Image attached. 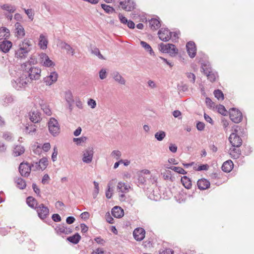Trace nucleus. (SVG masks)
Here are the masks:
<instances>
[{"label":"nucleus","instance_id":"obj_1","mask_svg":"<svg viewBox=\"0 0 254 254\" xmlns=\"http://www.w3.org/2000/svg\"><path fill=\"white\" fill-rule=\"evenodd\" d=\"M37 63V59L32 56L28 61L21 64V71L17 75L18 78L11 81V84L15 89L21 90L25 88L32 80L40 79L41 70L34 66Z\"/></svg>","mask_w":254,"mask_h":254},{"label":"nucleus","instance_id":"obj_2","mask_svg":"<svg viewBox=\"0 0 254 254\" xmlns=\"http://www.w3.org/2000/svg\"><path fill=\"white\" fill-rule=\"evenodd\" d=\"M31 44L28 40H24L19 45V48L15 51V57L20 59H25L31 50Z\"/></svg>","mask_w":254,"mask_h":254},{"label":"nucleus","instance_id":"obj_3","mask_svg":"<svg viewBox=\"0 0 254 254\" xmlns=\"http://www.w3.org/2000/svg\"><path fill=\"white\" fill-rule=\"evenodd\" d=\"M48 128L50 133L54 136H57L60 132L59 123L55 118H52L48 122Z\"/></svg>","mask_w":254,"mask_h":254},{"label":"nucleus","instance_id":"obj_4","mask_svg":"<svg viewBox=\"0 0 254 254\" xmlns=\"http://www.w3.org/2000/svg\"><path fill=\"white\" fill-rule=\"evenodd\" d=\"M238 126H236V128L234 129L235 132L232 133L229 137V140L234 147H239L242 144V139L236 133L238 132Z\"/></svg>","mask_w":254,"mask_h":254},{"label":"nucleus","instance_id":"obj_5","mask_svg":"<svg viewBox=\"0 0 254 254\" xmlns=\"http://www.w3.org/2000/svg\"><path fill=\"white\" fill-rule=\"evenodd\" d=\"M229 116L231 120L233 122L237 124L240 123L243 119L242 113L239 110L234 108L230 109Z\"/></svg>","mask_w":254,"mask_h":254},{"label":"nucleus","instance_id":"obj_6","mask_svg":"<svg viewBox=\"0 0 254 254\" xmlns=\"http://www.w3.org/2000/svg\"><path fill=\"white\" fill-rule=\"evenodd\" d=\"M35 209L38 217L42 220L46 219L49 216V209L43 203L39 204Z\"/></svg>","mask_w":254,"mask_h":254},{"label":"nucleus","instance_id":"obj_7","mask_svg":"<svg viewBox=\"0 0 254 254\" xmlns=\"http://www.w3.org/2000/svg\"><path fill=\"white\" fill-rule=\"evenodd\" d=\"M202 69L204 73L207 76L208 79L211 82H214L217 77V73L213 72L211 71V68L209 67V65H207L206 64H202Z\"/></svg>","mask_w":254,"mask_h":254},{"label":"nucleus","instance_id":"obj_8","mask_svg":"<svg viewBox=\"0 0 254 254\" xmlns=\"http://www.w3.org/2000/svg\"><path fill=\"white\" fill-rule=\"evenodd\" d=\"M158 35L159 39L164 42L168 41L172 36V32L168 28H161L158 31Z\"/></svg>","mask_w":254,"mask_h":254},{"label":"nucleus","instance_id":"obj_9","mask_svg":"<svg viewBox=\"0 0 254 254\" xmlns=\"http://www.w3.org/2000/svg\"><path fill=\"white\" fill-rule=\"evenodd\" d=\"M31 171L30 165L26 162L21 163L19 166V172L21 175L23 177H28Z\"/></svg>","mask_w":254,"mask_h":254},{"label":"nucleus","instance_id":"obj_10","mask_svg":"<svg viewBox=\"0 0 254 254\" xmlns=\"http://www.w3.org/2000/svg\"><path fill=\"white\" fill-rule=\"evenodd\" d=\"M93 149L89 147L83 152L82 161L83 162L89 164L92 162L93 156Z\"/></svg>","mask_w":254,"mask_h":254},{"label":"nucleus","instance_id":"obj_11","mask_svg":"<svg viewBox=\"0 0 254 254\" xmlns=\"http://www.w3.org/2000/svg\"><path fill=\"white\" fill-rule=\"evenodd\" d=\"M186 48L189 56L193 58L196 55V47L195 43L192 41H190L186 45Z\"/></svg>","mask_w":254,"mask_h":254},{"label":"nucleus","instance_id":"obj_12","mask_svg":"<svg viewBox=\"0 0 254 254\" xmlns=\"http://www.w3.org/2000/svg\"><path fill=\"white\" fill-rule=\"evenodd\" d=\"M145 231L142 228H136L133 233L134 238L137 241H141L145 237Z\"/></svg>","mask_w":254,"mask_h":254},{"label":"nucleus","instance_id":"obj_13","mask_svg":"<svg viewBox=\"0 0 254 254\" xmlns=\"http://www.w3.org/2000/svg\"><path fill=\"white\" fill-rule=\"evenodd\" d=\"M58 74L56 72H52L50 75L44 78V81L47 85H51L57 80Z\"/></svg>","mask_w":254,"mask_h":254},{"label":"nucleus","instance_id":"obj_14","mask_svg":"<svg viewBox=\"0 0 254 254\" xmlns=\"http://www.w3.org/2000/svg\"><path fill=\"white\" fill-rule=\"evenodd\" d=\"M120 4L122 6L123 9L128 11L133 10L135 5L134 1L131 0H128L127 2L121 1Z\"/></svg>","mask_w":254,"mask_h":254},{"label":"nucleus","instance_id":"obj_15","mask_svg":"<svg viewBox=\"0 0 254 254\" xmlns=\"http://www.w3.org/2000/svg\"><path fill=\"white\" fill-rule=\"evenodd\" d=\"M40 56L42 59L41 62L44 66L50 67L55 65L54 62L49 59V57L45 53L41 54Z\"/></svg>","mask_w":254,"mask_h":254},{"label":"nucleus","instance_id":"obj_16","mask_svg":"<svg viewBox=\"0 0 254 254\" xmlns=\"http://www.w3.org/2000/svg\"><path fill=\"white\" fill-rule=\"evenodd\" d=\"M12 45V44L10 41L4 40L0 44V50L6 53L9 51Z\"/></svg>","mask_w":254,"mask_h":254},{"label":"nucleus","instance_id":"obj_17","mask_svg":"<svg viewBox=\"0 0 254 254\" xmlns=\"http://www.w3.org/2000/svg\"><path fill=\"white\" fill-rule=\"evenodd\" d=\"M112 214L116 218H121L124 216V210L120 206H114L112 209Z\"/></svg>","mask_w":254,"mask_h":254},{"label":"nucleus","instance_id":"obj_18","mask_svg":"<svg viewBox=\"0 0 254 254\" xmlns=\"http://www.w3.org/2000/svg\"><path fill=\"white\" fill-rule=\"evenodd\" d=\"M197 185L199 189L204 190L210 187V182L205 179H201L197 181Z\"/></svg>","mask_w":254,"mask_h":254},{"label":"nucleus","instance_id":"obj_19","mask_svg":"<svg viewBox=\"0 0 254 254\" xmlns=\"http://www.w3.org/2000/svg\"><path fill=\"white\" fill-rule=\"evenodd\" d=\"M30 119L34 123H38L41 119L40 113L37 110H33L29 112Z\"/></svg>","mask_w":254,"mask_h":254},{"label":"nucleus","instance_id":"obj_20","mask_svg":"<svg viewBox=\"0 0 254 254\" xmlns=\"http://www.w3.org/2000/svg\"><path fill=\"white\" fill-rule=\"evenodd\" d=\"M111 75L114 79L119 84L122 85L126 84V80L118 71H114Z\"/></svg>","mask_w":254,"mask_h":254},{"label":"nucleus","instance_id":"obj_21","mask_svg":"<svg viewBox=\"0 0 254 254\" xmlns=\"http://www.w3.org/2000/svg\"><path fill=\"white\" fill-rule=\"evenodd\" d=\"M15 28L16 30V36L19 38H22L24 36L25 30L22 25L19 22L15 24Z\"/></svg>","mask_w":254,"mask_h":254},{"label":"nucleus","instance_id":"obj_22","mask_svg":"<svg viewBox=\"0 0 254 254\" xmlns=\"http://www.w3.org/2000/svg\"><path fill=\"white\" fill-rule=\"evenodd\" d=\"M233 162L229 160L225 161L223 163L222 166V170L225 172H230L233 168Z\"/></svg>","mask_w":254,"mask_h":254},{"label":"nucleus","instance_id":"obj_23","mask_svg":"<svg viewBox=\"0 0 254 254\" xmlns=\"http://www.w3.org/2000/svg\"><path fill=\"white\" fill-rule=\"evenodd\" d=\"M26 203L29 207L34 209L39 205L37 200L32 196H28L27 198Z\"/></svg>","mask_w":254,"mask_h":254},{"label":"nucleus","instance_id":"obj_24","mask_svg":"<svg viewBox=\"0 0 254 254\" xmlns=\"http://www.w3.org/2000/svg\"><path fill=\"white\" fill-rule=\"evenodd\" d=\"M81 239V236L78 233H76L75 234L71 236L68 237L66 238V240L71 243L73 244H77L79 243Z\"/></svg>","mask_w":254,"mask_h":254},{"label":"nucleus","instance_id":"obj_25","mask_svg":"<svg viewBox=\"0 0 254 254\" xmlns=\"http://www.w3.org/2000/svg\"><path fill=\"white\" fill-rule=\"evenodd\" d=\"M238 147H234L233 149H230V154L233 159H238L241 154V151Z\"/></svg>","mask_w":254,"mask_h":254},{"label":"nucleus","instance_id":"obj_26","mask_svg":"<svg viewBox=\"0 0 254 254\" xmlns=\"http://www.w3.org/2000/svg\"><path fill=\"white\" fill-rule=\"evenodd\" d=\"M150 28L153 30H156L161 26L160 22L157 19L152 18L149 21Z\"/></svg>","mask_w":254,"mask_h":254},{"label":"nucleus","instance_id":"obj_27","mask_svg":"<svg viewBox=\"0 0 254 254\" xmlns=\"http://www.w3.org/2000/svg\"><path fill=\"white\" fill-rule=\"evenodd\" d=\"M181 182L183 186L187 189L191 188L192 184L191 180L187 176H184L181 178Z\"/></svg>","mask_w":254,"mask_h":254},{"label":"nucleus","instance_id":"obj_28","mask_svg":"<svg viewBox=\"0 0 254 254\" xmlns=\"http://www.w3.org/2000/svg\"><path fill=\"white\" fill-rule=\"evenodd\" d=\"M60 45L62 48L66 51L67 53H70L72 56L74 54V50L67 43L62 41L60 43Z\"/></svg>","mask_w":254,"mask_h":254},{"label":"nucleus","instance_id":"obj_29","mask_svg":"<svg viewBox=\"0 0 254 254\" xmlns=\"http://www.w3.org/2000/svg\"><path fill=\"white\" fill-rule=\"evenodd\" d=\"M9 31L5 27H1L0 28V40L4 39L5 40L9 36Z\"/></svg>","mask_w":254,"mask_h":254},{"label":"nucleus","instance_id":"obj_30","mask_svg":"<svg viewBox=\"0 0 254 254\" xmlns=\"http://www.w3.org/2000/svg\"><path fill=\"white\" fill-rule=\"evenodd\" d=\"M171 46H173V44H164L161 43L159 45V49L161 52L167 53L168 51H169V49L171 48Z\"/></svg>","mask_w":254,"mask_h":254},{"label":"nucleus","instance_id":"obj_31","mask_svg":"<svg viewBox=\"0 0 254 254\" xmlns=\"http://www.w3.org/2000/svg\"><path fill=\"white\" fill-rule=\"evenodd\" d=\"M25 151V148L23 146L16 145L13 149V154L15 157L19 156L22 154Z\"/></svg>","mask_w":254,"mask_h":254},{"label":"nucleus","instance_id":"obj_32","mask_svg":"<svg viewBox=\"0 0 254 254\" xmlns=\"http://www.w3.org/2000/svg\"><path fill=\"white\" fill-rule=\"evenodd\" d=\"M138 185H143L146 181V177L144 176L143 172H139L137 174Z\"/></svg>","mask_w":254,"mask_h":254},{"label":"nucleus","instance_id":"obj_33","mask_svg":"<svg viewBox=\"0 0 254 254\" xmlns=\"http://www.w3.org/2000/svg\"><path fill=\"white\" fill-rule=\"evenodd\" d=\"M48 40L46 37L43 35L41 34L39 38V45L40 48L42 49H46L47 48Z\"/></svg>","mask_w":254,"mask_h":254},{"label":"nucleus","instance_id":"obj_34","mask_svg":"<svg viewBox=\"0 0 254 254\" xmlns=\"http://www.w3.org/2000/svg\"><path fill=\"white\" fill-rule=\"evenodd\" d=\"M2 9L7 11L9 13H13L16 10V7L14 5L10 4H4L0 6Z\"/></svg>","mask_w":254,"mask_h":254},{"label":"nucleus","instance_id":"obj_35","mask_svg":"<svg viewBox=\"0 0 254 254\" xmlns=\"http://www.w3.org/2000/svg\"><path fill=\"white\" fill-rule=\"evenodd\" d=\"M15 182L17 184V187L20 189L23 190L25 189L26 186L25 181L21 178H15Z\"/></svg>","mask_w":254,"mask_h":254},{"label":"nucleus","instance_id":"obj_36","mask_svg":"<svg viewBox=\"0 0 254 254\" xmlns=\"http://www.w3.org/2000/svg\"><path fill=\"white\" fill-rule=\"evenodd\" d=\"M140 45L146 51L148 52L151 55H154V52L152 48L148 43L144 41H141Z\"/></svg>","mask_w":254,"mask_h":254},{"label":"nucleus","instance_id":"obj_37","mask_svg":"<svg viewBox=\"0 0 254 254\" xmlns=\"http://www.w3.org/2000/svg\"><path fill=\"white\" fill-rule=\"evenodd\" d=\"M162 175L164 180H169L171 182H173L175 178L172 176L171 172L169 170H166L165 172L162 173Z\"/></svg>","mask_w":254,"mask_h":254},{"label":"nucleus","instance_id":"obj_38","mask_svg":"<svg viewBox=\"0 0 254 254\" xmlns=\"http://www.w3.org/2000/svg\"><path fill=\"white\" fill-rule=\"evenodd\" d=\"M166 168L171 169L179 174L185 175L187 173V172L184 169L180 167L171 166L166 167Z\"/></svg>","mask_w":254,"mask_h":254},{"label":"nucleus","instance_id":"obj_39","mask_svg":"<svg viewBox=\"0 0 254 254\" xmlns=\"http://www.w3.org/2000/svg\"><path fill=\"white\" fill-rule=\"evenodd\" d=\"M129 186L127 185H126L125 183H123L122 182H119L117 186V189L119 191H121L122 192H126L128 190Z\"/></svg>","mask_w":254,"mask_h":254},{"label":"nucleus","instance_id":"obj_40","mask_svg":"<svg viewBox=\"0 0 254 254\" xmlns=\"http://www.w3.org/2000/svg\"><path fill=\"white\" fill-rule=\"evenodd\" d=\"M55 229L58 235L65 234V226L64 224L59 225Z\"/></svg>","mask_w":254,"mask_h":254},{"label":"nucleus","instance_id":"obj_41","mask_svg":"<svg viewBox=\"0 0 254 254\" xmlns=\"http://www.w3.org/2000/svg\"><path fill=\"white\" fill-rule=\"evenodd\" d=\"M101 7L107 13L110 14L115 12V9L109 5L102 4Z\"/></svg>","mask_w":254,"mask_h":254},{"label":"nucleus","instance_id":"obj_42","mask_svg":"<svg viewBox=\"0 0 254 254\" xmlns=\"http://www.w3.org/2000/svg\"><path fill=\"white\" fill-rule=\"evenodd\" d=\"M91 53L97 56L100 59H105L103 55L101 54L98 48L94 47L91 49Z\"/></svg>","mask_w":254,"mask_h":254},{"label":"nucleus","instance_id":"obj_43","mask_svg":"<svg viewBox=\"0 0 254 254\" xmlns=\"http://www.w3.org/2000/svg\"><path fill=\"white\" fill-rule=\"evenodd\" d=\"M166 136V133L163 131H159L155 134V138L158 141H162Z\"/></svg>","mask_w":254,"mask_h":254},{"label":"nucleus","instance_id":"obj_44","mask_svg":"<svg viewBox=\"0 0 254 254\" xmlns=\"http://www.w3.org/2000/svg\"><path fill=\"white\" fill-rule=\"evenodd\" d=\"M213 93L215 97L218 100L221 99L222 100L224 99V94L221 90L219 89L215 90Z\"/></svg>","mask_w":254,"mask_h":254},{"label":"nucleus","instance_id":"obj_45","mask_svg":"<svg viewBox=\"0 0 254 254\" xmlns=\"http://www.w3.org/2000/svg\"><path fill=\"white\" fill-rule=\"evenodd\" d=\"M113 186V183L110 181L108 184V189L106 191V196L108 198H110L112 197V193L111 191H112V189L111 188V186Z\"/></svg>","mask_w":254,"mask_h":254},{"label":"nucleus","instance_id":"obj_46","mask_svg":"<svg viewBox=\"0 0 254 254\" xmlns=\"http://www.w3.org/2000/svg\"><path fill=\"white\" fill-rule=\"evenodd\" d=\"M4 106H7L8 104L12 103L13 101V98L11 95H6L4 98L3 99Z\"/></svg>","mask_w":254,"mask_h":254},{"label":"nucleus","instance_id":"obj_47","mask_svg":"<svg viewBox=\"0 0 254 254\" xmlns=\"http://www.w3.org/2000/svg\"><path fill=\"white\" fill-rule=\"evenodd\" d=\"M30 167L31 168V170L32 171H37L39 170L40 169L42 170L41 165L38 162H34L30 165Z\"/></svg>","mask_w":254,"mask_h":254},{"label":"nucleus","instance_id":"obj_48","mask_svg":"<svg viewBox=\"0 0 254 254\" xmlns=\"http://www.w3.org/2000/svg\"><path fill=\"white\" fill-rule=\"evenodd\" d=\"M218 112L222 115L226 116L227 111L223 105H219L217 107Z\"/></svg>","mask_w":254,"mask_h":254},{"label":"nucleus","instance_id":"obj_49","mask_svg":"<svg viewBox=\"0 0 254 254\" xmlns=\"http://www.w3.org/2000/svg\"><path fill=\"white\" fill-rule=\"evenodd\" d=\"M25 13L28 16L29 19L32 21L34 19V12L32 9H24Z\"/></svg>","mask_w":254,"mask_h":254},{"label":"nucleus","instance_id":"obj_50","mask_svg":"<svg viewBox=\"0 0 254 254\" xmlns=\"http://www.w3.org/2000/svg\"><path fill=\"white\" fill-rule=\"evenodd\" d=\"M39 163L41 165L42 170H44L48 164L47 159L46 158H42L41 159L39 160Z\"/></svg>","mask_w":254,"mask_h":254},{"label":"nucleus","instance_id":"obj_51","mask_svg":"<svg viewBox=\"0 0 254 254\" xmlns=\"http://www.w3.org/2000/svg\"><path fill=\"white\" fill-rule=\"evenodd\" d=\"M178 50L173 44V46H171L169 49V51L167 53L169 54L172 57L175 56L178 53Z\"/></svg>","mask_w":254,"mask_h":254},{"label":"nucleus","instance_id":"obj_52","mask_svg":"<svg viewBox=\"0 0 254 254\" xmlns=\"http://www.w3.org/2000/svg\"><path fill=\"white\" fill-rule=\"evenodd\" d=\"M205 103L206 106L209 108H214L215 104L211 100V99L209 97H206L205 99Z\"/></svg>","mask_w":254,"mask_h":254},{"label":"nucleus","instance_id":"obj_53","mask_svg":"<svg viewBox=\"0 0 254 254\" xmlns=\"http://www.w3.org/2000/svg\"><path fill=\"white\" fill-rule=\"evenodd\" d=\"M26 132L30 133L31 132H34L36 130V128L35 125H30L26 127L25 128Z\"/></svg>","mask_w":254,"mask_h":254},{"label":"nucleus","instance_id":"obj_54","mask_svg":"<svg viewBox=\"0 0 254 254\" xmlns=\"http://www.w3.org/2000/svg\"><path fill=\"white\" fill-rule=\"evenodd\" d=\"M196 127L198 130L202 131L204 129L205 124L203 122L198 121L196 123Z\"/></svg>","mask_w":254,"mask_h":254},{"label":"nucleus","instance_id":"obj_55","mask_svg":"<svg viewBox=\"0 0 254 254\" xmlns=\"http://www.w3.org/2000/svg\"><path fill=\"white\" fill-rule=\"evenodd\" d=\"M99 77L100 79H104L107 77V72L106 69H102L99 72Z\"/></svg>","mask_w":254,"mask_h":254},{"label":"nucleus","instance_id":"obj_56","mask_svg":"<svg viewBox=\"0 0 254 254\" xmlns=\"http://www.w3.org/2000/svg\"><path fill=\"white\" fill-rule=\"evenodd\" d=\"M58 153V149L56 146L54 148V151L52 155V159L53 162L55 161L57 159V156Z\"/></svg>","mask_w":254,"mask_h":254},{"label":"nucleus","instance_id":"obj_57","mask_svg":"<svg viewBox=\"0 0 254 254\" xmlns=\"http://www.w3.org/2000/svg\"><path fill=\"white\" fill-rule=\"evenodd\" d=\"M174 251L170 248L162 250L160 251V254H173Z\"/></svg>","mask_w":254,"mask_h":254},{"label":"nucleus","instance_id":"obj_58","mask_svg":"<svg viewBox=\"0 0 254 254\" xmlns=\"http://www.w3.org/2000/svg\"><path fill=\"white\" fill-rule=\"evenodd\" d=\"M52 218L56 222H59L61 221V217L58 214H54L52 215Z\"/></svg>","mask_w":254,"mask_h":254},{"label":"nucleus","instance_id":"obj_59","mask_svg":"<svg viewBox=\"0 0 254 254\" xmlns=\"http://www.w3.org/2000/svg\"><path fill=\"white\" fill-rule=\"evenodd\" d=\"M187 77L190 79V81L192 83L195 82V75L191 72L187 73Z\"/></svg>","mask_w":254,"mask_h":254},{"label":"nucleus","instance_id":"obj_60","mask_svg":"<svg viewBox=\"0 0 254 254\" xmlns=\"http://www.w3.org/2000/svg\"><path fill=\"white\" fill-rule=\"evenodd\" d=\"M87 103H88V105L89 106H90L92 109L95 108L96 106V101L92 99H89Z\"/></svg>","mask_w":254,"mask_h":254},{"label":"nucleus","instance_id":"obj_61","mask_svg":"<svg viewBox=\"0 0 254 254\" xmlns=\"http://www.w3.org/2000/svg\"><path fill=\"white\" fill-rule=\"evenodd\" d=\"M119 18L121 23L123 24H127L128 20L126 17L124 16L122 14H119Z\"/></svg>","mask_w":254,"mask_h":254},{"label":"nucleus","instance_id":"obj_62","mask_svg":"<svg viewBox=\"0 0 254 254\" xmlns=\"http://www.w3.org/2000/svg\"><path fill=\"white\" fill-rule=\"evenodd\" d=\"M209 166L207 164H203L199 166L196 170L200 171L202 170H207Z\"/></svg>","mask_w":254,"mask_h":254},{"label":"nucleus","instance_id":"obj_63","mask_svg":"<svg viewBox=\"0 0 254 254\" xmlns=\"http://www.w3.org/2000/svg\"><path fill=\"white\" fill-rule=\"evenodd\" d=\"M32 189H33L34 191L38 195H40V190L37 187L36 184L33 183L32 184Z\"/></svg>","mask_w":254,"mask_h":254},{"label":"nucleus","instance_id":"obj_64","mask_svg":"<svg viewBox=\"0 0 254 254\" xmlns=\"http://www.w3.org/2000/svg\"><path fill=\"white\" fill-rule=\"evenodd\" d=\"M50 177L48 174H45L42 178V183L43 184H48V181L50 180Z\"/></svg>","mask_w":254,"mask_h":254}]
</instances>
